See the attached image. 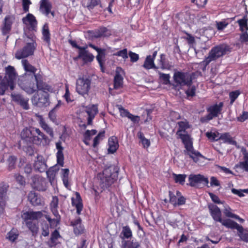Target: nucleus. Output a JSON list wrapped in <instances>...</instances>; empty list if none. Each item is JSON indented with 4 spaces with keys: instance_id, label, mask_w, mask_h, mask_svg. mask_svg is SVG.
<instances>
[{
    "instance_id": "nucleus-40",
    "label": "nucleus",
    "mask_w": 248,
    "mask_h": 248,
    "mask_svg": "<svg viewBox=\"0 0 248 248\" xmlns=\"http://www.w3.org/2000/svg\"><path fill=\"white\" fill-rule=\"evenodd\" d=\"M159 64L160 66V68L162 70H169L171 67V65L169 64V62L166 60V56L164 54H161L160 55Z\"/></svg>"
},
{
    "instance_id": "nucleus-6",
    "label": "nucleus",
    "mask_w": 248,
    "mask_h": 248,
    "mask_svg": "<svg viewBox=\"0 0 248 248\" xmlns=\"http://www.w3.org/2000/svg\"><path fill=\"white\" fill-rule=\"evenodd\" d=\"M208 208L211 216L216 222H218L226 228L228 226L226 225V223H230L232 220L230 219H223L222 218V214L220 208L216 204L210 203L208 204Z\"/></svg>"
},
{
    "instance_id": "nucleus-54",
    "label": "nucleus",
    "mask_w": 248,
    "mask_h": 248,
    "mask_svg": "<svg viewBox=\"0 0 248 248\" xmlns=\"http://www.w3.org/2000/svg\"><path fill=\"white\" fill-rule=\"evenodd\" d=\"M117 108L119 110V111L120 112V116L122 117L128 118L129 116L130 115V114L131 113L129 112V111L127 109H125L121 105H118L117 106Z\"/></svg>"
},
{
    "instance_id": "nucleus-56",
    "label": "nucleus",
    "mask_w": 248,
    "mask_h": 248,
    "mask_svg": "<svg viewBox=\"0 0 248 248\" xmlns=\"http://www.w3.org/2000/svg\"><path fill=\"white\" fill-rule=\"evenodd\" d=\"M218 135V133H215L211 131L206 133V136L208 139L211 140L212 141H217L218 140H219Z\"/></svg>"
},
{
    "instance_id": "nucleus-4",
    "label": "nucleus",
    "mask_w": 248,
    "mask_h": 248,
    "mask_svg": "<svg viewBox=\"0 0 248 248\" xmlns=\"http://www.w3.org/2000/svg\"><path fill=\"white\" fill-rule=\"evenodd\" d=\"M118 174V171H114L113 167L110 166L105 168L103 171V177L101 179L102 187H109L117 180Z\"/></svg>"
},
{
    "instance_id": "nucleus-10",
    "label": "nucleus",
    "mask_w": 248,
    "mask_h": 248,
    "mask_svg": "<svg viewBox=\"0 0 248 248\" xmlns=\"http://www.w3.org/2000/svg\"><path fill=\"white\" fill-rule=\"evenodd\" d=\"M91 80L85 77L79 78L76 82V91L82 95L87 94L91 88Z\"/></svg>"
},
{
    "instance_id": "nucleus-28",
    "label": "nucleus",
    "mask_w": 248,
    "mask_h": 248,
    "mask_svg": "<svg viewBox=\"0 0 248 248\" xmlns=\"http://www.w3.org/2000/svg\"><path fill=\"white\" fill-rule=\"evenodd\" d=\"M61 238V235L57 230H55L51 234L50 238L47 242V245L50 248L55 247L60 243L59 239Z\"/></svg>"
},
{
    "instance_id": "nucleus-63",
    "label": "nucleus",
    "mask_w": 248,
    "mask_h": 248,
    "mask_svg": "<svg viewBox=\"0 0 248 248\" xmlns=\"http://www.w3.org/2000/svg\"><path fill=\"white\" fill-rule=\"evenodd\" d=\"M59 199L57 196H53L52 201L50 204V209L58 208Z\"/></svg>"
},
{
    "instance_id": "nucleus-17",
    "label": "nucleus",
    "mask_w": 248,
    "mask_h": 248,
    "mask_svg": "<svg viewBox=\"0 0 248 248\" xmlns=\"http://www.w3.org/2000/svg\"><path fill=\"white\" fill-rule=\"evenodd\" d=\"M35 46L33 43H29L22 49L18 50L16 54L15 57L18 60L26 58L33 54Z\"/></svg>"
},
{
    "instance_id": "nucleus-48",
    "label": "nucleus",
    "mask_w": 248,
    "mask_h": 248,
    "mask_svg": "<svg viewBox=\"0 0 248 248\" xmlns=\"http://www.w3.org/2000/svg\"><path fill=\"white\" fill-rule=\"evenodd\" d=\"M62 180L64 186L68 188L69 186V170L68 169H64L62 170Z\"/></svg>"
},
{
    "instance_id": "nucleus-61",
    "label": "nucleus",
    "mask_w": 248,
    "mask_h": 248,
    "mask_svg": "<svg viewBox=\"0 0 248 248\" xmlns=\"http://www.w3.org/2000/svg\"><path fill=\"white\" fill-rule=\"evenodd\" d=\"M97 131L95 129H92V130H87L84 134V138L86 140H90L91 136L94 135L96 134Z\"/></svg>"
},
{
    "instance_id": "nucleus-50",
    "label": "nucleus",
    "mask_w": 248,
    "mask_h": 248,
    "mask_svg": "<svg viewBox=\"0 0 248 248\" xmlns=\"http://www.w3.org/2000/svg\"><path fill=\"white\" fill-rule=\"evenodd\" d=\"M139 138L144 148H148L150 146V141L149 140L146 139L143 133L140 132L138 134Z\"/></svg>"
},
{
    "instance_id": "nucleus-45",
    "label": "nucleus",
    "mask_w": 248,
    "mask_h": 248,
    "mask_svg": "<svg viewBox=\"0 0 248 248\" xmlns=\"http://www.w3.org/2000/svg\"><path fill=\"white\" fill-rule=\"evenodd\" d=\"M98 111L97 106L96 105H92L86 107V112L88 116L94 117Z\"/></svg>"
},
{
    "instance_id": "nucleus-53",
    "label": "nucleus",
    "mask_w": 248,
    "mask_h": 248,
    "mask_svg": "<svg viewBox=\"0 0 248 248\" xmlns=\"http://www.w3.org/2000/svg\"><path fill=\"white\" fill-rule=\"evenodd\" d=\"M188 88V89L185 91V93L187 96V97H193L195 96L196 95V87L194 85H186Z\"/></svg>"
},
{
    "instance_id": "nucleus-52",
    "label": "nucleus",
    "mask_w": 248,
    "mask_h": 248,
    "mask_svg": "<svg viewBox=\"0 0 248 248\" xmlns=\"http://www.w3.org/2000/svg\"><path fill=\"white\" fill-rule=\"evenodd\" d=\"M8 169L9 170H12L16 168L17 157L14 155H11L8 159Z\"/></svg>"
},
{
    "instance_id": "nucleus-44",
    "label": "nucleus",
    "mask_w": 248,
    "mask_h": 248,
    "mask_svg": "<svg viewBox=\"0 0 248 248\" xmlns=\"http://www.w3.org/2000/svg\"><path fill=\"white\" fill-rule=\"evenodd\" d=\"M56 173L57 170L55 169L54 167H50L47 171H46L47 177L51 184H52V183H54Z\"/></svg>"
},
{
    "instance_id": "nucleus-34",
    "label": "nucleus",
    "mask_w": 248,
    "mask_h": 248,
    "mask_svg": "<svg viewBox=\"0 0 248 248\" xmlns=\"http://www.w3.org/2000/svg\"><path fill=\"white\" fill-rule=\"evenodd\" d=\"M111 35L110 31L105 27H101L93 32V36L95 38L101 37H108Z\"/></svg>"
},
{
    "instance_id": "nucleus-37",
    "label": "nucleus",
    "mask_w": 248,
    "mask_h": 248,
    "mask_svg": "<svg viewBox=\"0 0 248 248\" xmlns=\"http://www.w3.org/2000/svg\"><path fill=\"white\" fill-rule=\"evenodd\" d=\"M179 16L180 19L184 23L191 22L195 16L189 11L180 13Z\"/></svg>"
},
{
    "instance_id": "nucleus-55",
    "label": "nucleus",
    "mask_w": 248,
    "mask_h": 248,
    "mask_svg": "<svg viewBox=\"0 0 248 248\" xmlns=\"http://www.w3.org/2000/svg\"><path fill=\"white\" fill-rule=\"evenodd\" d=\"M241 93L239 90L232 91L229 93L230 104L232 105L235 100L238 98Z\"/></svg>"
},
{
    "instance_id": "nucleus-8",
    "label": "nucleus",
    "mask_w": 248,
    "mask_h": 248,
    "mask_svg": "<svg viewBox=\"0 0 248 248\" xmlns=\"http://www.w3.org/2000/svg\"><path fill=\"white\" fill-rule=\"evenodd\" d=\"M189 185L192 187L202 188L204 186H207L209 183L208 178L203 175L190 174L188 177Z\"/></svg>"
},
{
    "instance_id": "nucleus-57",
    "label": "nucleus",
    "mask_w": 248,
    "mask_h": 248,
    "mask_svg": "<svg viewBox=\"0 0 248 248\" xmlns=\"http://www.w3.org/2000/svg\"><path fill=\"white\" fill-rule=\"evenodd\" d=\"M208 0H193L191 2L195 4L199 8H204L207 4Z\"/></svg>"
},
{
    "instance_id": "nucleus-13",
    "label": "nucleus",
    "mask_w": 248,
    "mask_h": 248,
    "mask_svg": "<svg viewBox=\"0 0 248 248\" xmlns=\"http://www.w3.org/2000/svg\"><path fill=\"white\" fill-rule=\"evenodd\" d=\"M178 129L176 132V135L181 139L183 143L192 140L190 136L188 134H184L186 130L190 128V125L188 122L186 120L184 121H179L177 123Z\"/></svg>"
},
{
    "instance_id": "nucleus-2",
    "label": "nucleus",
    "mask_w": 248,
    "mask_h": 248,
    "mask_svg": "<svg viewBox=\"0 0 248 248\" xmlns=\"http://www.w3.org/2000/svg\"><path fill=\"white\" fill-rule=\"evenodd\" d=\"M232 48L227 44L223 43L213 47L208 53V56L201 62L200 64L203 66L202 70L205 71L207 66L212 61L227 55L232 52Z\"/></svg>"
},
{
    "instance_id": "nucleus-49",
    "label": "nucleus",
    "mask_w": 248,
    "mask_h": 248,
    "mask_svg": "<svg viewBox=\"0 0 248 248\" xmlns=\"http://www.w3.org/2000/svg\"><path fill=\"white\" fill-rule=\"evenodd\" d=\"M173 177L174 180V181L176 183H179L180 185H184L185 182V180L186 177V175L185 174H177L173 173Z\"/></svg>"
},
{
    "instance_id": "nucleus-39",
    "label": "nucleus",
    "mask_w": 248,
    "mask_h": 248,
    "mask_svg": "<svg viewBox=\"0 0 248 248\" xmlns=\"http://www.w3.org/2000/svg\"><path fill=\"white\" fill-rule=\"evenodd\" d=\"M219 140H223L224 142L230 144L236 145L237 142L233 140L229 133H224L222 134L219 137Z\"/></svg>"
},
{
    "instance_id": "nucleus-14",
    "label": "nucleus",
    "mask_w": 248,
    "mask_h": 248,
    "mask_svg": "<svg viewBox=\"0 0 248 248\" xmlns=\"http://www.w3.org/2000/svg\"><path fill=\"white\" fill-rule=\"evenodd\" d=\"M226 224L228 226V228L237 230L238 236L240 239L245 242L248 243V229H244L242 226L233 220L231 221L230 223H226Z\"/></svg>"
},
{
    "instance_id": "nucleus-12",
    "label": "nucleus",
    "mask_w": 248,
    "mask_h": 248,
    "mask_svg": "<svg viewBox=\"0 0 248 248\" xmlns=\"http://www.w3.org/2000/svg\"><path fill=\"white\" fill-rule=\"evenodd\" d=\"M186 150L184 153L186 155H189L193 161L197 162L200 158L203 157V156L198 151L194 150L193 146V142L192 140L183 143Z\"/></svg>"
},
{
    "instance_id": "nucleus-15",
    "label": "nucleus",
    "mask_w": 248,
    "mask_h": 248,
    "mask_svg": "<svg viewBox=\"0 0 248 248\" xmlns=\"http://www.w3.org/2000/svg\"><path fill=\"white\" fill-rule=\"evenodd\" d=\"M34 80L35 82V85L36 86V92L38 90L42 91L44 93H47L48 92H53V88L44 82L43 76L40 74H34Z\"/></svg>"
},
{
    "instance_id": "nucleus-3",
    "label": "nucleus",
    "mask_w": 248,
    "mask_h": 248,
    "mask_svg": "<svg viewBox=\"0 0 248 248\" xmlns=\"http://www.w3.org/2000/svg\"><path fill=\"white\" fill-rule=\"evenodd\" d=\"M43 216L42 211H29L21 214V218L27 228L33 236H36L39 232L38 220Z\"/></svg>"
},
{
    "instance_id": "nucleus-42",
    "label": "nucleus",
    "mask_w": 248,
    "mask_h": 248,
    "mask_svg": "<svg viewBox=\"0 0 248 248\" xmlns=\"http://www.w3.org/2000/svg\"><path fill=\"white\" fill-rule=\"evenodd\" d=\"M123 78L120 73H117L114 78V88L119 89L123 87Z\"/></svg>"
},
{
    "instance_id": "nucleus-1",
    "label": "nucleus",
    "mask_w": 248,
    "mask_h": 248,
    "mask_svg": "<svg viewBox=\"0 0 248 248\" xmlns=\"http://www.w3.org/2000/svg\"><path fill=\"white\" fill-rule=\"evenodd\" d=\"M21 138L27 143L37 146L48 145L50 140L39 128L33 126L24 128L20 134Z\"/></svg>"
},
{
    "instance_id": "nucleus-35",
    "label": "nucleus",
    "mask_w": 248,
    "mask_h": 248,
    "mask_svg": "<svg viewBox=\"0 0 248 248\" xmlns=\"http://www.w3.org/2000/svg\"><path fill=\"white\" fill-rule=\"evenodd\" d=\"M76 201H74L72 200V204L76 207L77 210V213L79 215L81 214V212L82 211L83 205L82 202V199L79 193H76Z\"/></svg>"
},
{
    "instance_id": "nucleus-9",
    "label": "nucleus",
    "mask_w": 248,
    "mask_h": 248,
    "mask_svg": "<svg viewBox=\"0 0 248 248\" xmlns=\"http://www.w3.org/2000/svg\"><path fill=\"white\" fill-rule=\"evenodd\" d=\"M16 77L17 73L14 67L8 65L5 68V76L1 80L10 85L11 90H13Z\"/></svg>"
},
{
    "instance_id": "nucleus-19",
    "label": "nucleus",
    "mask_w": 248,
    "mask_h": 248,
    "mask_svg": "<svg viewBox=\"0 0 248 248\" xmlns=\"http://www.w3.org/2000/svg\"><path fill=\"white\" fill-rule=\"evenodd\" d=\"M87 46L80 48V50H78V55L74 58V60L77 61L78 59H81L84 64L92 62L94 57L92 53L87 50Z\"/></svg>"
},
{
    "instance_id": "nucleus-7",
    "label": "nucleus",
    "mask_w": 248,
    "mask_h": 248,
    "mask_svg": "<svg viewBox=\"0 0 248 248\" xmlns=\"http://www.w3.org/2000/svg\"><path fill=\"white\" fill-rule=\"evenodd\" d=\"M20 87L29 94H31L36 92V86L35 80L32 77L31 78H22L18 82Z\"/></svg>"
},
{
    "instance_id": "nucleus-41",
    "label": "nucleus",
    "mask_w": 248,
    "mask_h": 248,
    "mask_svg": "<svg viewBox=\"0 0 248 248\" xmlns=\"http://www.w3.org/2000/svg\"><path fill=\"white\" fill-rule=\"evenodd\" d=\"M19 233L18 231L16 229L13 228L7 233L6 238L11 242L14 243L17 239Z\"/></svg>"
},
{
    "instance_id": "nucleus-38",
    "label": "nucleus",
    "mask_w": 248,
    "mask_h": 248,
    "mask_svg": "<svg viewBox=\"0 0 248 248\" xmlns=\"http://www.w3.org/2000/svg\"><path fill=\"white\" fill-rule=\"evenodd\" d=\"M106 50L105 48H100L97 51V55L96 57V60L102 69L104 63V59L106 57Z\"/></svg>"
},
{
    "instance_id": "nucleus-22",
    "label": "nucleus",
    "mask_w": 248,
    "mask_h": 248,
    "mask_svg": "<svg viewBox=\"0 0 248 248\" xmlns=\"http://www.w3.org/2000/svg\"><path fill=\"white\" fill-rule=\"evenodd\" d=\"M15 19V16L13 15H7L5 17L1 29L3 35H6L11 31L12 26Z\"/></svg>"
},
{
    "instance_id": "nucleus-23",
    "label": "nucleus",
    "mask_w": 248,
    "mask_h": 248,
    "mask_svg": "<svg viewBox=\"0 0 248 248\" xmlns=\"http://www.w3.org/2000/svg\"><path fill=\"white\" fill-rule=\"evenodd\" d=\"M70 225L73 227L74 233L76 235H81L84 232V227L82 224V220L80 217L72 220Z\"/></svg>"
},
{
    "instance_id": "nucleus-46",
    "label": "nucleus",
    "mask_w": 248,
    "mask_h": 248,
    "mask_svg": "<svg viewBox=\"0 0 248 248\" xmlns=\"http://www.w3.org/2000/svg\"><path fill=\"white\" fill-rule=\"evenodd\" d=\"M22 62L24 66V68L26 72H31L34 75L36 74L35 72L37 70L36 68L30 64L28 60H23L22 61Z\"/></svg>"
},
{
    "instance_id": "nucleus-58",
    "label": "nucleus",
    "mask_w": 248,
    "mask_h": 248,
    "mask_svg": "<svg viewBox=\"0 0 248 248\" xmlns=\"http://www.w3.org/2000/svg\"><path fill=\"white\" fill-rule=\"evenodd\" d=\"M100 3V0H88L87 8L89 10L93 9Z\"/></svg>"
},
{
    "instance_id": "nucleus-21",
    "label": "nucleus",
    "mask_w": 248,
    "mask_h": 248,
    "mask_svg": "<svg viewBox=\"0 0 248 248\" xmlns=\"http://www.w3.org/2000/svg\"><path fill=\"white\" fill-rule=\"evenodd\" d=\"M11 97L13 101L19 105L24 109L27 110L29 108V99L25 98L23 95L20 93H12Z\"/></svg>"
},
{
    "instance_id": "nucleus-27",
    "label": "nucleus",
    "mask_w": 248,
    "mask_h": 248,
    "mask_svg": "<svg viewBox=\"0 0 248 248\" xmlns=\"http://www.w3.org/2000/svg\"><path fill=\"white\" fill-rule=\"evenodd\" d=\"M28 199L33 206L41 205L44 202L40 196L38 195L34 191L29 192Z\"/></svg>"
},
{
    "instance_id": "nucleus-64",
    "label": "nucleus",
    "mask_w": 248,
    "mask_h": 248,
    "mask_svg": "<svg viewBox=\"0 0 248 248\" xmlns=\"http://www.w3.org/2000/svg\"><path fill=\"white\" fill-rule=\"evenodd\" d=\"M248 119V112L243 111L242 114L237 117V120L240 122H244Z\"/></svg>"
},
{
    "instance_id": "nucleus-32",
    "label": "nucleus",
    "mask_w": 248,
    "mask_h": 248,
    "mask_svg": "<svg viewBox=\"0 0 248 248\" xmlns=\"http://www.w3.org/2000/svg\"><path fill=\"white\" fill-rule=\"evenodd\" d=\"M39 124L42 129L46 132L51 138L54 137V131L53 128L49 126L46 122L44 119L40 116L39 120Z\"/></svg>"
},
{
    "instance_id": "nucleus-33",
    "label": "nucleus",
    "mask_w": 248,
    "mask_h": 248,
    "mask_svg": "<svg viewBox=\"0 0 248 248\" xmlns=\"http://www.w3.org/2000/svg\"><path fill=\"white\" fill-rule=\"evenodd\" d=\"M108 152L109 153H114L119 148L118 139L115 136H112L108 140Z\"/></svg>"
},
{
    "instance_id": "nucleus-31",
    "label": "nucleus",
    "mask_w": 248,
    "mask_h": 248,
    "mask_svg": "<svg viewBox=\"0 0 248 248\" xmlns=\"http://www.w3.org/2000/svg\"><path fill=\"white\" fill-rule=\"evenodd\" d=\"M140 243L136 239L124 240L122 242L121 248H140Z\"/></svg>"
},
{
    "instance_id": "nucleus-18",
    "label": "nucleus",
    "mask_w": 248,
    "mask_h": 248,
    "mask_svg": "<svg viewBox=\"0 0 248 248\" xmlns=\"http://www.w3.org/2000/svg\"><path fill=\"white\" fill-rule=\"evenodd\" d=\"M9 185L4 182L0 184V216L4 212L6 201L8 199L7 192L8 190Z\"/></svg>"
},
{
    "instance_id": "nucleus-51",
    "label": "nucleus",
    "mask_w": 248,
    "mask_h": 248,
    "mask_svg": "<svg viewBox=\"0 0 248 248\" xmlns=\"http://www.w3.org/2000/svg\"><path fill=\"white\" fill-rule=\"evenodd\" d=\"M41 234L43 236L46 237L49 235V224L46 221H43L41 224Z\"/></svg>"
},
{
    "instance_id": "nucleus-47",
    "label": "nucleus",
    "mask_w": 248,
    "mask_h": 248,
    "mask_svg": "<svg viewBox=\"0 0 248 248\" xmlns=\"http://www.w3.org/2000/svg\"><path fill=\"white\" fill-rule=\"evenodd\" d=\"M159 75V79L164 85H168L170 84V75L169 74H164L157 70L156 71Z\"/></svg>"
},
{
    "instance_id": "nucleus-5",
    "label": "nucleus",
    "mask_w": 248,
    "mask_h": 248,
    "mask_svg": "<svg viewBox=\"0 0 248 248\" xmlns=\"http://www.w3.org/2000/svg\"><path fill=\"white\" fill-rule=\"evenodd\" d=\"M223 105V103L220 102L218 104L216 103L209 106L206 108L208 114L201 117L200 122L202 124L207 123L213 118L218 117L222 113Z\"/></svg>"
},
{
    "instance_id": "nucleus-24",
    "label": "nucleus",
    "mask_w": 248,
    "mask_h": 248,
    "mask_svg": "<svg viewBox=\"0 0 248 248\" xmlns=\"http://www.w3.org/2000/svg\"><path fill=\"white\" fill-rule=\"evenodd\" d=\"M157 51H155L152 55L147 56L143 65V67L145 69L147 70L154 69L155 71H157L158 67L155 65L154 62L157 55Z\"/></svg>"
},
{
    "instance_id": "nucleus-43",
    "label": "nucleus",
    "mask_w": 248,
    "mask_h": 248,
    "mask_svg": "<svg viewBox=\"0 0 248 248\" xmlns=\"http://www.w3.org/2000/svg\"><path fill=\"white\" fill-rule=\"evenodd\" d=\"M121 235H123L121 237L123 239L131 238L132 236V232L130 228L127 225L124 226Z\"/></svg>"
},
{
    "instance_id": "nucleus-11",
    "label": "nucleus",
    "mask_w": 248,
    "mask_h": 248,
    "mask_svg": "<svg viewBox=\"0 0 248 248\" xmlns=\"http://www.w3.org/2000/svg\"><path fill=\"white\" fill-rule=\"evenodd\" d=\"M173 78L174 82L178 85H190L192 84V77L186 73L175 72Z\"/></svg>"
},
{
    "instance_id": "nucleus-16",
    "label": "nucleus",
    "mask_w": 248,
    "mask_h": 248,
    "mask_svg": "<svg viewBox=\"0 0 248 248\" xmlns=\"http://www.w3.org/2000/svg\"><path fill=\"white\" fill-rule=\"evenodd\" d=\"M31 186L34 189L40 191H45L47 188V182L45 178L38 175H34L32 178Z\"/></svg>"
},
{
    "instance_id": "nucleus-25",
    "label": "nucleus",
    "mask_w": 248,
    "mask_h": 248,
    "mask_svg": "<svg viewBox=\"0 0 248 248\" xmlns=\"http://www.w3.org/2000/svg\"><path fill=\"white\" fill-rule=\"evenodd\" d=\"M23 24L29 25L30 29L35 31L37 28V21L35 17L32 14L28 13L26 16L22 19Z\"/></svg>"
},
{
    "instance_id": "nucleus-62",
    "label": "nucleus",
    "mask_w": 248,
    "mask_h": 248,
    "mask_svg": "<svg viewBox=\"0 0 248 248\" xmlns=\"http://www.w3.org/2000/svg\"><path fill=\"white\" fill-rule=\"evenodd\" d=\"M23 11L27 13L29 11L30 5L31 4L30 0H22Z\"/></svg>"
},
{
    "instance_id": "nucleus-59",
    "label": "nucleus",
    "mask_w": 248,
    "mask_h": 248,
    "mask_svg": "<svg viewBox=\"0 0 248 248\" xmlns=\"http://www.w3.org/2000/svg\"><path fill=\"white\" fill-rule=\"evenodd\" d=\"M8 87H10V85L1 80L0 82V95H3Z\"/></svg>"
},
{
    "instance_id": "nucleus-29",
    "label": "nucleus",
    "mask_w": 248,
    "mask_h": 248,
    "mask_svg": "<svg viewBox=\"0 0 248 248\" xmlns=\"http://www.w3.org/2000/svg\"><path fill=\"white\" fill-rule=\"evenodd\" d=\"M58 152L56 154L57 162L58 165L63 167L64 165V155L63 154V148L62 146V142L60 141L56 143Z\"/></svg>"
},
{
    "instance_id": "nucleus-20",
    "label": "nucleus",
    "mask_w": 248,
    "mask_h": 248,
    "mask_svg": "<svg viewBox=\"0 0 248 248\" xmlns=\"http://www.w3.org/2000/svg\"><path fill=\"white\" fill-rule=\"evenodd\" d=\"M33 104L39 107H46L49 105V95L47 93L35 94L32 98Z\"/></svg>"
},
{
    "instance_id": "nucleus-26",
    "label": "nucleus",
    "mask_w": 248,
    "mask_h": 248,
    "mask_svg": "<svg viewBox=\"0 0 248 248\" xmlns=\"http://www.w3.org/2000/svg\"><path fill=\"white\" fill-rule=\"evenodd\" d=\"M34 168L36 170L40 172H44L47 169V166L42 156H37V160L34 163Z\"/></svg>"
},
{
    "instance_id": "nucleus-60",
    "label": "nucleus",
    "mask_w": 248,
    "mask_h": 248,
    "mask_svg": "<svg viewBox=\"0 0 248 248\" xmlns=\"http://www.w3.org/2000/svg\"><path fill=\"white\" fill-rule=\"evenodd\" d=\"M114 55L122 57L123 59H126L128 58L127 50L126 48H124L123 50H120L115 53Z\"/></svg>"
},
{
    "instance_id": "nucleus-30",
    "label": "nucleus",
    "mask_w": 248,
    "mask_h": 248,
    "mask_svg": "<svg viewBox=\"0 0 248 248\" xmlns=\"http://www.w3.org/2000/svg\"><path fill=\"white\" fill-rule=\"evenodd\" d=\"M52 8V4L49 0H41L40 4V10L41 13L48 16Z\"/></svg>"
},
{
    "instance_id": "nucleus-36",
    "label": "nucleus",
    "mask_w": 248,
    "mask_h": 248,
    "mask_svg": "<svg viewBox=\"0 0 248 248\" xmlns=\"http://www.w3.org/2000/svg\"><path fill=\"white\" fill-rule=\"evenodd\" d=\"M42 33L43 41L46 42L48 45H49L50 44L51 37L49 27L47 23H46L44 25Z\"/></svg>"
}]
</instances>
